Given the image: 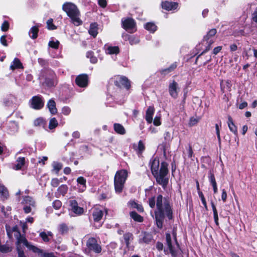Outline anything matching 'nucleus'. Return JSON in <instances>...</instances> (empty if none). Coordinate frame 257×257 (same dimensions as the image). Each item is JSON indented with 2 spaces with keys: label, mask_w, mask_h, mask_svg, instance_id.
Wrapping results in <instances>:
<instances>
[{
  "label": "nucleus",
  "mask_w": 257,
  "mask_h": 257,
  "mask_svg": "<svg viewBox=\"0 0 257 257\" xmlns=\"http://www.w3.org/2000/svg\"><path fill=\"white\" fill-rule=\"evenodd\" d=\"M148 203L151 208L156 205L155 211V219L157 227L161 229L163 227L164 219L166 217L169 220L173 219V208L171 199L169 197H163L162 194H158L156 197L152 196L149 198Z\"/></svg>",
  "instance_id": "f257e3e1"
},
{
  "label": "nucleus",
  "mask_w": 257,
  "mask_h": 257,
  "mask_svg": "<svg viewBox=\"0 0 257 257\" xmlns=\"http://www.w3.org/2000/svg\"><path fill=\"white\" fill-rule=\"evenodd\" d=\"M168 167V164L166 162H161L159 171L153 175L157 183L161 185L164 190L166 189L169 183V177L168 176L169 170Z\"/></svg>",
  "instance_id": "f03ea898"
},
{
  "label": "nucleus",
  "mask_w": 257,
  "mask_h": 257,
  "mask_svg": "<svg viewBox=\"0 0 257 257\" xmlns=\"http://www.w3.org/2000/svg\"><path fill=\"white\" fill-rule=\"evenodd\" d=\"M62 10L66 12L75 26H78L82 24V22L79 17L80 12L76 5L71 3L66 2L63 5Z\"/></svg>",
  "instance_id": "7ed1b4c3"
},
{
  "label": "nucleus",
  "mask_w": 257,
  "mask_h": 257,
  "mask_svg": "<svg viewBox=\"0 0 257 257\" xmlns=\"http://www.w3.org/2000/svg\"><path fill=\"white\" fill-rule=\"evenodd\" d=\"M127 177L128 172L126 170L121 169L116 171L114 177V187L116 193H122Z\"/></svg>",
  "instance_id": "20e7f679"
},
{
  "label": "nucleus",
  "mask_w": 257,
  "mask_h": 257,
  "mask_svg": "<svg viewBox=\"0 0 257 257\" xmlns=\"http://www.w3.org/2000/svg\"><path fill=\"white\" fill-rule=\"evenodd\" d=\"M41 77L44 79V86L48 88L55 87L58 83V79L55 72L50 69H46L41 72Z\"/></svg>",
  "instance_id": "39448f33"
},
{
  "label": "nucleus",
  "mask_w": 257,
  "mask_h": 257,
  "mask_svg": "<svg viewBox=\"0 0 257 257\" xmlns=\"http://www.w3.org/2000/svg\"><path fill=\"white\" fill-rule=\"evenodd\" d=\"M217 31L216 29H212L207 32L205 36H204L203 40V41L206 42L207 45L206 46L205 49L202 51V52L196 57L195 62L196 64H197L199 58L211 49L212 44L215 42V35Z\"/></svg>",
  "instance_id": "423d86ee"
},
{
  "label": "nucleus",
  "mask_w": 257,
  "mask_h": 257,
  "mask_svg": "<svg viewBox=\"0 0 257 257\" xmlns=\"http://www.w3.org/2000/svg\"><path fill=\"white\" fill-rule=\"evenodd\" d=\"M114 84L118 88H124L129 90L131 88V81L124 76L117 75L114 78Z\"/></svg>",
  "instance_id": "0eeeda50"
},
{
  "label": "nucleus",
  "mask_w": 257,
  "mask_h": 257,
  "mask_svg": "<svg viewBox=\"0 0 257 257\" xmlns=\"http://www.w3.org/2000/svg\"><path fill=\"white\" fill-rule=\"evenodd\" d=\"M86 246L89 252L99 253L102 250L101 245L95 237H92L88 238L86 242Z\"/></svg>",
  "instance_id": "6e6552de"
},
{
  "label": "nucleus",
  "mask_w": 257,
  "mask_h": 257,
  "mask_svg": "<svg viewBox=\"0 0 257 257\" xmlns=\"http://www.w3.org/2000/svg\"><path fill=\"white\" fill-rule=\"evenodd\" d=\"M29 103L30 107L35 110L41 109L44 106V101L40 95L33 96L30 100Z\"/></svg>",
  "instance_id": "1a4fd4ad"
},
{
  "label": "nucleus",
  "mask_w": 257,
  "mask_h": 257,
  "mask_svg": "<svg viewBox=\"0 0 257 257\" xmlns=\"http://www.w3.org/2000/svg\"><path fill=\"white\" fill-rule=\"evenodd\" d=\"M122 27L126 31H128L135 29V32L137 31L136 22L132 18H127L121 20Z\"/></svg>",
  "instance_id": "9d476101"
},
{
  "label": "nucleus",
  "mask_w": 257,
  "mask_h": 257,
  "mask_svg": "<svg viewBox=\"0 0 257 257\" xmlns=\"http://www.w3.org/2000/svg\"><path fill=\"white\" fill-rule=\"evenodd\" d=\"M75 82L78 87L85 88L87 87L89 83L88 75L85 73L79 74L76 76Z\"/></svg>",
  "instance_id": "9b49d317"
},
{
  "label": "nucleus",
  "mask_w": 257,
  "mask_h": 257,
  "mask_svg": "<svg viewBox=\"0 0 257 257\" xmlns=\"http://www.w3.org/2000/svg\"><path fill=\"white\" fill-rule=\"evenodd\" d=\"M174 238L178 250L176 249L172 244H167L168 248L169 250L170 253H171V256L172 257H183L182 254L183 251L180 248V245L178 242L176 235H175Z\"/></svg>",
  "instance_id": "f8f14e48"
},
{
  "label": "nucleus",
  "mask_w": 257,
  "mask_h": 257,
  "mask_svg": "<svg viewBox=\"0 0 257 257\" xmlns=\"http://www.w3.org/2000/svg\"><path fill=\"white\" fill-rule=\"evenodd\" d=\"M180 89L178 87V84L175 80H173L172 82H170L168 86V91L170 96L176 99L178 96V93Z\"/></svg>",
  "instance_id": "ddd939ff"
},
{
  "label": "nucleus",
  "mask_w": 257,
  "mask_h": 257,
  "mask_svg": "<svg viewBox=\"0 0 257 257\" xmlns=\"http://www.w3.org/2000/svg\"><path fill=\"white\" fill-rule=\"evenodd\" d=\"M161 7L163 9L167 11H174L178 7V3L177 2L164 1L161 2Z\"/></svg>",
  "instance_id": "4468645a"
},
{
  "label": "nucleus",
  "mask_w": 257,
  "mask_h": 257,
  "mask_svg": "<svg viewBox=\"0 0 257 257\" xmlns=\"http://www.w3.org/2000/svg\"><path fill=\"white\" fill-rule=\"evenodd\" d=\"M91 215L94 222H98L102 219L103 211L99 207H94L92 210Z\"/></svg>",
  "instance_id": "2eb2a0df"
},
{
  "label": "nucleus",
  "mask_w": 257,
  "mask_h": 257,
  "mask_svg": "<svg viewBox=\"0 0 257 257\" xmlns=\"http://www.w3.org/2000/svg\"><path fill=\"white\" fill-rule=\"evenodd\" d=\"M17 98L15 95L9 94L4 96L3 104L5 106H12L16 101Z\"/></svg>",
  "instance_id": "dca6fc26"
},
{
  "label": "nucleus",
  "mask_w": 257,
  "mask_h": 257,
  "mask_svg": "<svg viewBox=\"0 0 257 257\" xmlns=\"http://www.w3.org/2000/svg\"><path fill=\"white\" fill-rule=\"evenodd\" d=\"M150 164L151 165V171L152 175L156 174L157 172L159 171L160 161L157 157L152 159L150 160Z\"/></svg>",
  "instance_id": "f3484780"
},
{
  "label": "nucleus",
  "mask_w": 257,
  "mask_h": 257,
  "mask_svg": "<svg viewBox=\"0 0 257 257\" xmlns=\"http://www.w3.org/2000/svg\"><path fill=\"white\" fill-rule=\"evenodd\" d=\"M70 205L71 207V209L75 214L78 215L83 214L84 209L82 207L78 206L77 201L76 200H70Z\"/></svg>",
  "instance_id": "a211bd4d"
},
{
  "label": "nucleus",
  "mask_w": 257,
  "mask_h": 257,
  "mask_svg": "<svg viewBox=\"0 0 257 257\" xmlns=\"http://www.w3.org/2000/svg\"><path fill=\"white\" fill-rule=\"evenodd\" d=\"M231 86L232 84L230 80H227L226 81H224L223 80H220V87L222 93L225 92V89H226L227 91H230Z\"/></svg>",
  "instance_id": "6ab92c4d"
},
{
  "label": "nucleus",
  "mask_w": 257,
  "mask_h": 257,
  "mask_svg": "<svg viewBox=\"0 0 257 257\" xmlns=\"http://www.w3.org/2000/svg\"><path fill=\"white\" fill-rule=\"evenodd\" d=\"M41 24H37L35 26H33L29 30V34L30 37L33 40L38 38V33L39 32V27Z\"/></svg>",
  "instance_id": "aec40b11"
},
{
  "label": "nucleus",
  "mask_w": 257,
  "mask_h": 257,
  "mask_svg": "<svg viewBox=\"0 0 257 257\" xmlns=\"http://www.w3.org/2000/svg\"><path fill=\"white\" fill-rule=\"evenodd\" d=\"M68 187L66 184H62L58 187L55 192V196L57 198L61 195L64 196L68 192Z\"/></svg>",
  "instance_id": "412c9836"
},
{
  "label": "nucleus",
  "mask_w": 257,
  "mask_h": 257,
  "mask_svg": "<svg viewBox=\"0 0 257 257\" xmlns=\"http://www.w3.org/2000/svg\"><path fill=\"white\" fill-rule=\"evenodd\" d=\"M227 124L229 130L232 132L235 136L238 135L237 127L233 122V119L231 116L228 115L227 117Z\"/></svg>",
  "instance_id": "4be33fe9"
},
{
  "label": "nucleus",
  "mask_w": 257,
  "mask_h": 257,
  "mask_svg": "<svg viewBox=\"0 0 257 257\" xmlns=\"http://www.w3.org/2000/svg\"><path fill=\"white\" fill-rule=\"evenodd\" d=\"M155 112L154 106H150L148 107L146 112L145 118L148 123H151L153 121V116Z\"/></svg>",
  "instance_id": "5701e85b"
},
{
  "label": "nucleus",
  "mask_w": 257,
  "mask_h": 257,
  "mask_svg": "<svg viewBox=\"0 0 257 257\" xmlns=\"http://www.w3.org/2000/svg\"><path fill=\"white\" fill-rule=\"evenodd\" d=\"M47 107L52 115H55L57 113L58 111L56 106V102L53 99H51L48 101Z\"/></svg>",
  "instance_id": "b1692460"
},
{
  "label": "nucleus",
  "mask_w": 257,
  "mask_h": 257,
  "mask_svg": "<svg viewBox=\"0 0 257 257\" xmlns=\"http://www.w3.org/2000/svg\"><path fill=\"white\" fill-rule=\"evenodd\" d=\"M123 238L127 248H130L131 242L133 241L134 239L133 234L130 232H125L123 235Z\"/></svg>",
  "instance_id": "393cba45"
},
{
  "label": "nucleus",
  "mask_w": 257,
  "mask_h": 257,
  "mask_svg": "<svg viewBox=\"0 0 257 257\" xmlns=\"http://www.w3.org/2000/svg\"><path fill=\"white\" fill-rule=\"evenodd\" d=\"M177 67V63L174 62L172 63L168 68L161 69L159 71V72L161 75L166 76L169 73L173 71Z\"/></svg>",
  "instance_id": "a878e982"
},
{
  "label": "nucleus",
  "mask_w": 257,
  "mask_h": 257,
  "mask_svg": "<svg viewBox=\"0 0 257 257\" xmlns=\"http://www.w3.org/2000/svg\"><path fill=\"white\" fill-rule=\"evenodd\" d=\"M210 204L211 205V207L213 211V218L215 223L216 225V226H218L219 225V217L216 207L215 206L214 202L212 200H211Z\"/></svg>",
  "instance_id": "bb28decb"
},
{
  "label": "nucleus",
  "mask_w": 257,
  "mask_h": 257,
  "mask_svg": "<svg viewBox=\"0 0 257 257\" xmlns=\"http://www.w3.org/2000/svg\"><path fill=\"white\" fill-rule=\"evenodd\" d=\"M24 67L23 66V64L21 63L20 59L18 58H14L13 61L12 62L11 66L10 69L12 70H14L17 69H23Z\"/></svg>",
  "instance_id": "cd10ccee"
},
{
  "label": "nucleus",
  "mask_w": 257,
  "mask_h": 257,
  "mask_svg": "<svg viewBox=\"0 0 257 257\" xmlns=\"http://www.w3.org/2000/svg\"><path fill=\"white\" fill-rule=\"evenodd\" d=\"M128 205L132 208L137 209V210L140 212H143L144 211V207L142 204H138L135 200H130L128 202Z\"/></svg>",
  "instance_id": "c85d7f7f"
},
{
  "label": "nucleus",
  "mask_w": 257,
  "mask_h": 257,
  "mask_svg": "<svg viewBox=\"0 0 257 257\" xmlns=\"http://www.w3.org/2000/svg\"><path fill=\"white\" fill-rule=\"evenodd\" d=\"M113 128L114 131L119 135H124L126 133L125 130L123 126L118 123H114L113 124Z\"/></svg>",
  "instance_id": "c756f323"
},
{
  "label": "nucleus",
  "mask_w": 257,
  "mask_h": 257,
  "mask_svg": "<svg viewBox=\"0 0 257 257\" xmlns=\"http://www.w3.org/2000/svg\"><path fill=\"white\" fill-rule=\"evenodd\" d=\"M153 239L152 235L148 232H143V237L140 240V242H144L147 244L149 243Z\"/></svg>",
  "instance_id": "7c9ffc66"
},
{
  "label": "nucleus",
  "mask_w": 257,
  "mask_h": 257,
  "mask_svg": "<svg viewBox=\"0 0 257 257\" xmlns=\"http://www.w3.org/2000/svg\"><path fill=\"white\" fill-rule=\"evenodd\" d=\"M130 215L136 222H142L144 221V217L137 213L135 211L130 212Z\"/></svg>",
  "instance_id": "2f4dec72"
},
{
  "label": "nucleus",
  "mask_w": 257,
  "mask_h": 257,
  "mask_svg": "<svg viewBox=\"0 0 257 257\" xmlns=\"http://www.w3.org/2000/svg\"><path fill=\"white\" fill-rule=\"evenodd\" d=\"M16 162L17 164L15 165L14 168L16 170H21L25 164V158L19 157Z\"/></svg>",
  "instance_id": "473e14b6"
},
{
  "label": "nucleus",
  "mask_w": 257,
  "mask_h": 257,
  "mask_svg": "<svg viewBox=\"0 0 257 257\" xmlns=\"http://www.w3.org/2000/svg\"><path fill=\"white\" fill-rule=\"evenodd\" d=\"M249 35V32H245L244 29L235 30L232 32V35L234 37H238L240 36H248Z\"/></svg>",
  "instance_id": "72a5a7b5"
},
{
  "label": "nucleus",
  "mask_w": 257,
  "mask_h": 257,
  "mask_svg": "<svg viewBox=\"0 0 257 257\" xmlns=\"http://www.w3.org/2000/svg\"><path fill=\"white\" fill-rule=\"evenodd\" d=\"M146 149V147L145 144H144L143 141L140 140L138 143V146L135 150L137 152V155L140 156L142 155L143 153Z\"/></svg>",
  "instance_id": "f704fd0d"
},
{
  "label": "nucleus",
  "mask_w": 257,
  "mask_h": 257,
  "mask_svg": "<svg viewBox=\"0 0 257 257\" xmlns=\"http://www.w3.org/2000/svg\"><path fill=\"white\" fill-rule=\"evenodd\" d=\"M86 57L89 59L92 64H96L97 62V58L94 56V53L92 51H88L86 54Z\"/></svg>",
  "instance_id": "c9c22d12"
},
{
  "label": "nucleus",
  "mask_w": 257,
  "mask_h": 257,
  "mask_svg": "<svg viewBox=\"0 0 257 257\" xmlns=\"http://www.w3.org/2000/svg\"><path fill=\"white\" fill-rule=\"evenodd\" d=\"M53 233L51 231H48L47 233H46L45 231L41 232L39 236L42 238V240L45 242H48L50 240V238L49 236H53Z\"/></svg>",
  "instance_id": "e433bc0d"
},
{
  "label": "nucleus",
  "mask_w": 257,
  "mask_h": 257,
  "mask_svg": "<svg viewBox=\"0 0 257 257\" xmlns=\"http://www.w3.org/2000/svg\"><path fill=\"white\" fill-rule=\"evenodd\" d=\"M144 28L146 30L149 31L151 33H154L157 29V26L153 22H148L145 26Z\"/></svg>",
  "instance_id": "4c0bfd02"
},
{
  "label": "nucleus",
  "mask_w": 257,
  "mask_h": 257,
  "mask_svg": "<svg viewBox=\"0 0 257 257\" xmlns=\"http://www.w3.org/2000/svg\"><path fill=\"white\" fill-rule=\"evenodd\" d=\"M47 124V121L42 117H39L34 121V125L35 126H42L45 127Z\"/></svg>",
  "instance_id": "58836bf2"
},
{
  "label": "nucleus",
  "mask_w": 257,
  "mask_h": 257,
  "mask_svg": "<svg viewBox=\"0 0 257 257\" xmlns=\"http://www.w3.org/2000/svg\"><path fill=\"white\" fill-rule=\"evenodd\" d=\"M58 231L61 234L64 235L68 232L69 227L66 223H63L59 225Z\"/></svg>",
  "instance_id": "ea45409f"
},
{
  "label": "nucleus",
  "mask_w": 257,
  "mask_h": 257,
  "mask_svg": "<svg viewBox=\"0 0 257 257\" xmlns=\"http://www.w3.org/2000/svg\"><path fill=\"white\" fill-rule=\"evenodd\" d=\"M89 34L94 38H95L97 36L98 32L96 23L91 24L90 25V29L89 30Z\"/></svg>",
  "instance_id": "a19ab883"
},
{
  "label": "nucleus",
  "mask_w": 257,
  "mask_h": 257,
  "mask_svg": "<svg viewBox=\"0 0 257 257\" xmlns=\"http://www.w3.org/2000/svg\"><path fill=\"white\" fill-rule=\"evenodd\" d=\"M107 53L109 54H117L119 53L118 46H109L107 49Z\"/></svg>",
  "instance_id": "79ce46f5"
},
{
  "label": "nucleus",
  "mask_w": 257,
  "mask_h": 257,
  "mask_svg": "<svg viewBox=\"0 0 257 257\" xmlns=\"http://www.w3.org/2000/svg\"><path fill=\"white\" fill-rule=\"evenodd\" d=\"M164 142L163 143V147L165 148L166 145L172 141V137L169 132H165L164 134Z\"/></svg>",
  "instance_id": "37998d69"
},
{
  "label": "nucleus",
  "mask_w": 257,
  "mask_h": 257,
  "mask_svg": "<svg viewBox=\"0 0 257 257\" xmlns=\"http://www.w3.org/2000/svg\"><path fill=\"white\" fill-rule=\"evenodd\" d=\"M208 180L211 185L217 184L213 171L210 170L208 173Z\"/></svg>",
  "instance_id": "c03bdc74"
},
{
  "label": "nucleus",
  "mask_w": 257,
  "mask_h": 257,
  "mask_svg": "<svg viewBox=\"0 0 257 257\" xmlns=\"http://www.w3.org/2000/svg\"><path fill=\"white\" fill-rule=\"evenodd\" d=\"M58 125V121L55 117H53L50 119L49 123V128L53 130L56 128Z\"/></svg>",
  "instance_id": "a18cd8bd"
},
{
  "label": "nucleus",
  "mask_w": 257,
  "mask_h": 257,
  "mask_svg": "<svg viewBox=\"0 0 257 257\" xmlns=\"http://www.w3.org/2000/svg\"><path fill=\"white\" fill-rule=\"evenodd\" d=\"M47 28L49 30H54L57 29V27L53 24V19L50 18L47 21Z\"/></svg>",
  "instance_id": "49530a36"
},
{
  "label": "nucleus",
  "mask_w": 257,
  "mask_h": 257,
  "mask_svg": "<svg viewBox=\"0 0 257 257\" xmlns=\"http://www.w3.org/2000/svg\"><path fill=\"white\" fill-rule=\"evenodd\" d=\"M24 201L25 202V203L29 204L30 206H35V202L34 200L33 197L31 196H25L24 198Z\"/></svg>",
  "instance_id": "de8ad7c7"
},
{
  "label": "nucleus",
  "mask_w": 257,
  "mask_h": 257,
  "mask_svg": "<svg viewBox=\"0 0 257 257\" xmlns=\"http://www.w3.org/2000/svg\"><path fill=\"white\" fill-rule=\"evenodd\" d=\"M62 182V178H60V179L57 178H52V180H51V185L53 187H57L59 186V184L60 182Z\"/></svg>",
  "instance_id": "09e8293b"
},
{
  "label": "nucleus",
  "mask_w": 257,
  "mask_h": 257,
  "mask_svg": "<svg viewBox=\"0 0 257 257\" xmlns=\"http://www.w3.org/2000/svg\"><path fill=\"white\" fill-rule=\"evenodd\" d=\"M127 40L131 45L135 44L139 42V40L134 36L127 35Z\"/></svg>",
  "instance_id": "8fccbe9b"
},
{
  "label": "nucleus",
  "mask_w": 257,
  "mask_h": 257,
  "mask_svg": "<svg viewBox=\"0 0 257 257\" xmlns=\"http://www.w3.org/2000/svg\"><path fill=\"white\" fill-rule=\"evenodd\" d=\"M188 158L194 161V155L192 147L191 145H189L188 148L187 149Z\"/></svg>",
  "instance_id": "3c124183"
},
{
  "label": "nucleus",
  "mask_w": 257,
  "mask_h": 257,
  "mask_svg": "<svg viewBox=\"0 0 257 257\" xmlns=\"http://www.w3.org/2000/svg\"><path fill=\"white\" fill-rule=\"evenodd\" d=\"M18 244H19L20 243H23L24 244L27 246H29V243L28 242L27 239L26 238L25 236H20L18 238V241H17Z\"/></svg>",
  "instance_id": "603ef678"
},
{
  "label": "nucleus",
  "mask_w": 257,
  "mask_h": 257,
  "mask_svg": "<svg viewBox=\"0 0 257 257\" xmlns=\"http://www.w3.org/2000/svg\"><path fill=\"white\" fill-rule=\"evenodd\" d=\"M198 195L201 200L202 203L203 204L205 210H208V207L207 205V202L205 198L202 193V192H198Z\"/></svg>",
  "instance_id": "864d4df0"
},
{
  "label": "nucleus",
  "mask_w": 257,
  "mask_h": 257,
  "mask_svg": "<svg viewBox=\"0 0 257 257\" xmlns=\"http://www.w3.org/2000/svg\"><path fill=\"white\" fill-rule=\"evenodd\" d=\"M52 206L55 209L58 210L62 206V202L59 200H55L52 203Z\"/></svg>",
  "instance_id": "5fc2aeb1"
},
{
  "label": "nucleus",
  "mask_w": 257,
  "mask_h": 257,
  "mask_svg": "<svg viewBox=\"0 0 257 257\" xmlns=\"http://www.w3.org/2000/svg\"><path fill=\"white\" fill-rule=\"evenodd\" d=\"M77 182L78 184L81 185L83 187H86V180L82 176L79 177L77 179Z\"/></svg>",
  "instance_id": "6e6d98bb"
},
{
  "label": "nucleus",
  "mask_w": 257,
  "mask_h": 257,
  "mask_svg": "<svg viewBox=\"0 0 257 257\" xmlns=\"http://www.w3.org/2000/svg\"><path fill=\"white\" fill-rule=\"evenodd\" d=\"M17 250L18 252V257H26L22 247L20 244H17Z\"/></svg>",
  "instance_id": "4d7b16f0"
},
{
  "label": "nucleus",
  "mask_w": 257,
  "mask_h": 257,
  "mask_svg": "<svg viewBox=\"0 0 257 257\" xmlns=\"http://www.w3.org/2000/svg\"><path fill=\"white\" fill-rule=\"evenodd\" d=\"M10 27V24L8 21L5 20L1 26V30L3 32H7L9 30Z\"/></svg>",
  "instance_id": "13d9d810"
},
{
  "label": "nucleus",
  "mask_w": 257,
  "mask_h": 257,
  "mask_svg": "<svg viewBox=\"0 0 257 257\" xmlns=\"http://www.w3.org/2000/svg\"><path fill=\"white\" fill-rule=\"evenodd\" d=\"M60 43L58 41H50L49 42V46L52 48L57 49L59 48Z\"/></svg>",
  "instance_id": "bf43d9fd"
},
{
  "label": "nucleus",
  "mask_w": 257,
  "mask_h": 257,
  "mask_svg": "<svg viewBox=\"0 0 257 257\" xmlns=\"http://www.w3.org/2000/svg\"><path fill=\"white\" fill-rule=\"evenodd\" d=\"M10 247L6 244H1L0 245V252L2 253H7L11 251Z\"/></svg>",
  "instance_id": "052dcab7"
},
{
  "label": "nucleus",
  "mask_w": 257,
  "mask_h": 257,
  "mask_svg": "<svg viewBox=\"0 0 257 257\" xmlns=\"http://www.w3.org/2000/svg\"><path fill=\"white\" fill-rule=\"evenodd\" d=\"M63 165L60 163H55L53 165V169L54 170L56 171V173H58L62 168Z\"/></svg>",
  "instance_id": "680f3d73"
},
{
  "label": "nucleus",
  "mask_w": 257,
  "mask_h": 257,
  "mask_svg": "<svg viewBox=\"0 0 257 257\" xmlns=\"http://www.w3.org/2000/svg\"><path fill=\"white\" fill-rule=\"evenodd\" d=\"M0 194L5 197L8 196L9 193L8 189L4 186H0Z\"/></svg>",
  "instance_id": "e2e57ef3"
},
{
  "label": "nucleus",
  "mask_w": 257,
  "mask_h": 257,
  "mask_svg": "<svg viewBox=\"0 0 257 257\" xmlns=\"http://www.w3.org/2000/svg\"><path fill=\"white\" fill-rule=\"evenodd\" d=\"M38 62L39 64L42 67H46L48 65V62L44 59L39 58L38 59Z\"/></svg>",
  "instance_id": "0e129e2a"
},
{
  "label": "nucleus",
  "mask_w": 257,
  "mask_h": 257,
  "mask_svg": "<svg viewBox=\"0 0 257 257\" xmlns=\"http://www.w3.org/2000/svg\"><path fill=\"white\" fill-rule=\"evenodd\" d=\"M201 161L202 163H206L207 164H209L211 162V158L209 156H203L201 158Z\"/></svg>",
  "instance_id": "69168bd1"
},
{
  "label": "nucleus",
  "mask_w": 257,
  "mask_h": 257,
  "mask_svg": "<svg viewBox=\"0 0 257 257\" xmlns=\"http://www.w3.org/2000/svg\"><path fill=\"white\" fill-rule=\"evenodd\" d=\"M198 122V119L194 117H191L190 118L189 125L191 126L196 125Z\"/></svg>",
  "instance_id": "338daca9"
},
{
  "label": "nucleus",
  "mask_w": 257,
  "mask_h": 257,
  "mask_svg": "<svg viewBox=\"0 0 257 257\" xmlns=\"http://www.w3.org/2000/svg\"><path fill=\"white\" fill-rule=\"evenodd\" d=\"M71 112V109L68 106H64L62 109V113L65 115H68Z\"/></svg>",
  "instance_id": "774afa93"
}]
</instances>
